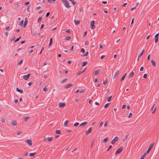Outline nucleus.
<instances>
[{"label":"nucleus","mask_w":159,"mask_h":159,"mask_svg":"<svg viewBox=\"0 0 159 159\" xmlns=\"http://www.w3.org/2000/svg\"><path fill=\"white\" fill-rule=\"evenodd\" d=\"M62 1L65 7L67 8H69L70 7L68 2L66 0H62Z\"/></svg>","instance_id":"f257e3e1"},{"label":"nucleus","mask_w":159,"mask_h":159,"mask_svg":"<svg viewBox=\"0 0 159 159\" xmlns=\"http://www.w3.org/2000/svg\"><path fill=\"white\" fill-rule=\"evenodd\" d=\"M154 144V143H151L150 144V145L148 150L147 151H146L144 153H145L146 154H148L151 150Z\"/></svg>","instance_id":"f03ea898"},{"label":"nucleus","mask_w":159,"mask_h":159,"mask_svg":"<svg viewBox=\"0 0 159 159\" xmlns=\"http://www.w3.org/2000/svg\"><path fill=\"white\" fill-rule=\"evenodd\" d=\"M123 147L122 146L120 147L119 149H118L116 152L115 154H117L120 153L123 150Z\"/></svg>","instance_id":"7ed1b4c3"},{"label":"nucleus","mask_w":159,"mask_h":159,"mask_svg":"<svg viewBox=\"0 0 159 159\" xmlns=\"http://www.w3.org/2000/svg\"><path fill=\"white\" fill-rule=\"evenodd\" d=\"M118 139V138L117 136L115 137L112 140L111 142V143L112 144H114L117 141Z\"/></svg>","instance_id":"20e7f679"},{"label":"nucleus","mask_w":159,"mask_h":159,"mask_svg":"<svg viewBox=\"0 0 159 159\" xmlns=\"http://www.w3.org/2000/svg\"><path fill=\"white\" fill-rule=\"evenodd\" d=\"M94 23L95 21L94 20H92L90 22L91 28V29H94L95 28Z\"/></svg>","instance_id":"39448f33"},{"label":"nucleus","mask_w":159,"mask_h":159,"mask_svg":"<svg viewBox=\"0 0 159 159\" xmlns=\"http://www.w3.org/2000/svg\"><path fill=\"white\" fill-rule=\"evenodd\" d=\"M30 76V74H28L27 75H24L23 76V78L25 80H27L29 79Z\"/></svg>","instance_id":"423d86ee"},{"label":"nucleus","mask_w":159,"mask_h":159,"mask_svg":"<svg viewBox=\"0 0 159 159\" xmlns=\"http://www.w3.org/2000/svg\"><path fill=\"white\" fill-rule=\"evenodd\" d=\"M26 143L30 146H31L32 144V140L31 139H28L26 140Z\"/></svg>","instance_id":"0eeeda50"},{"label":"nucleus","mask_w":159,"mask_h":159,"mask_svg":"<svg viewBox=\"0 0 159 159\" xmlns=\"http://www.w3.org/2000/svg\"><path fill=\"white\" fill-rule=\"evenodd\" d=\"M86 68L84 69L82 71H78L77 73V75L78 76L80 75L81 74H82L85 71Z\"/></svg>","instance_id":"6e6552de"},{"label":"nucleus","mask_w":159,"mask_h":159,"mask_svg":"<svg viewBox=\"0 0 159 159\" xmlns=\"http://www.w3.org/2000/svg\"><path fill=\"white\" fill-rule=\"evenodd\" d=\"M66 106V104L65 103L60 102L59 106L60 107H64Z\"/></svg>","instance_id":"1a4fd4ad"},{"label":"nucleus","mask_w":159,"mask_h":159,"mask_svg":"<svg viewBox=\"0 0 159 159\" xmlns=\"http://www.w3.org/2000/svg\"><path fill=\"white\" fill-rule=\"evenodd\" d=\"M73 84H67L65 85V88L66 89H68L69 88L71 87Z\"/></svg>","instance_id":"9d476101"},{"label":"nucleus","mask_w":159,"mask_h":159,"mask_svg":"<svg viewBox=\"0 0 159 159\" xmlns=\"http://www.w3.org/2000/svg\"><path fill=\"white\" fill-rule=\"evenodd\" d=\"M28 23V19L27 17L25 18L24 23L23 25V27H25L27 25Z\"/></svg>","instance_id":"9b49d317"},{"label":"nucleus","mask_w":159,"mask_h":159,"mask_svg":"<svg viewBox=\"0 0 159 159\" xmlns=\"http://www.w3.org/2000/svg\"><path fill=\"white\" fill-rule=\"evenodd\" d=\"M88 122H85L83 123H82L80 124V125H79L80 127H83L84 126H85L87 124Z\"/></svg>","instance_id":"f8f14e48"},{"label":"nucleus","mask_w":159,"mask_h":159,"mask_svg":"<svg viewBox=\"0 0 159 159\" xmlns=\"http://www.w3.org/2000/svg\"><path fill=\"white\" fill-rule=\"evenodd\" d=\"M151 61L152 66L154 67L156 65V63L155 60L152 59L151 60Z\"/></svg>","instance_id":"ddd939ff"},{"label":"nucleus","mask_w":159,"mask_h":159,"mask_svg":"<svg viewBox=\"0 0 159 159\" xmlns=\"http://www.w3.org/2000/svg\"><path fill=\"white\" fill-rule=\"evenodd\" d=\"M92 127H90L88 130L86 131V134H89L91 131Z\"/></svg>","instance_id":"4468645a"},{"label":"nucleus","mask_w":159,"mask_h":159,"mask_svg":"<svg viewBox=\"0 0 159 159\" xmlns=\"http://www.w3.org/2000/svg\"><path fill=\"white\" fill-rule=\"evenodd\" d=\"M11 124L13 126H16L17 125V122L16 121H12Z\"/></svg>","instance_id":"2eb2a0df"},{"label":"nucleus","mask_w":159,"mask_h":159,"mask_svg":"<svg viewBox=\"0 0 159 159\" xmlns=\"http://www.w3.org/2000/svg\"><path fill=\"white\" fill-rule=\"evenodd\" d=\"M16 90L17 91L19 92L20 93H22L23 92V90L17 88H16Z\"/></svg>","instance_id":"dca6fc26"},{"label":"nucleus","mask_w":159,"mask_h":159,"mask_svg":"<svg viewBox=\"0 0 159 159\" xmlns=\"http://www.w3.org/2000/svg\"><path fill=\"white\" fill-rule=\"evenodd\" d=\"M134 73L133 72V71H132L129 75V77L131 78L132 77L134 76Z\"/></svg>","instance_id":"f3484780"},{"label":"nucleus","mask_w":159,"mask_h":159,"mask_svg":"<svg viewBox=\"0 0 159 159\" xmlns=\"http://www.w3.org/2000/svg\"><path fill=\"white\" fill-rule=\"evenodd\" d=\"M74 22H75V24L76 25H79L80 22V20H75L74 21Z\"/></svg>","instance_id":"a211bd4d"},{"label":"nucleus","mask_w":159,"mask_h":159,"mask_svg":"<svg viewBox=\"0 0 159 159\" xmlns=\"http://www.w3.org/2000/svg\"><path fill=\"white\" fill-rule=\"evenodd\" d=\"M53 137H48L47 138V139L48 141L51 142L52 140Z\"/></svg>","instance_id":"6ab92c4d"},{"label":"nucleus","mask_w":159,"mask_h":159,"mask_svg":"<svg viewBox=\"0 0 159 159\" xmlns=\"http://www.w3.org/2000/svg\"><path fill=\"white\" fill-rule=\"evenodd\" d=\"M30 117H25L23 118V120L25 121H26L30 119Z\"/></svg>","instance_id":"aec40b11"},{"label":"nucleus","mask_w":159,"mask_h":159,"mask_svg":"<svg viewBox=\"0 0 159 159\" xmlns=\"http://www.w3.org/2000/svg\"><path fill=\"white\" fill-rule=\"evenodd\" d=\"M144 52V49H143V50L142 51V52H141V53H140V54L139 55V57H141L142 56V55H143V53Z\"/></svg>","instance_id":"412c9836"},{"label":"nucleus","mask_w":159,"mask_h":159,"mask_svg":"<svg viewBox=\"0 0 159 159\" xmlns=\"http://www.w3.org/2000/svg\"><path fill=\"white\" fill-rule=\"evenodd\" d=\"M119 72V70H117L114 74V76H113V79H115L116 76H117L118 73Z\"/></svg>","instance_id":"4be33fe9"},{"label":"nucleus","mask_w":159,"mask_h":159,"mask_svg":"<svg viewBox=\"0 0 159 159\" xmlns=\"http://www.w3.org/2000/svg\"><path fill=\"white\" fill-rule=\"evenodd\" d=\"M100 70H96L94 71V74L95 75H98V73L99 72Z\"/></svg>","instance_id":"5701e85b"},{"label":"nucleus","mask_w":159,"mask_h":159,"mask_svg":"<svg viewBox=\"0 0 159 159\" xmlns=\"http://www.w3.org/2000/svg\"><path fill=\"white\" fill-rule=\"evenodd\" d=\"M109 138L108 137H106L103 141V142L104 143H106L107 141L108 140Z\"/></svg>","instance_id":"b1692460"},{"label":"nucleus","mask_w":159,"mask_h":159,"mask_svg":"<svg viewBox=\"0 0 159 159\" xmlns=\"http://www.w3.org/2000/svg\"><path fill=\"white\" fill-rule=\"evenodd\" d=\"M52 38H51L50 39V43L49 44V46L50 47V46L52 45Z\"/></svg>","instance_id":"393cba45"},{"label":"nucleus","mask_w":159,"mask_h":159,"mask_svg":"<svg viewBox=\"0 0 159 159\" xmlns=\"http://www.w3.org/2000/svg\"><path fill=\"white\" fill-rule=\"evenodd\" d=\"M36 154V152L31 153L29 154V155L30 157H33L35 156Z\"/></svg>","instance_id":"a878e982"},{"label":"nucleus","mask_w":159,"mask_h":159,"mask_svg":"<svg viewBox=\"0 0 159 159\" xmlns=\"http://www.w3.org/2000/svg\"><path fill=\"white\" fill-rule=\"evenodd\" d=\"M88 62L87 61H84L83 62L82 65V66H84L87 65Z\"/></svg>","instance_id":"bb28decb"},{"label":"nucleus","mask_w":159,"mask_h":159,"mask_svg":"<svg viewBox=\"0 0 159 159\" xmlns=\"http://www.w3.org/2000/svg\"><path fill=\"white\" fill-rule=\"evenodd\" d=\"M68 123V120H66L65 121V122L64 124V126L66 127V126H68V125H67Z\"/></svg>","instance_id":"cd10ccee"},{"label":"nucleus","mask_w":159,"mask_h":159,"mask_svg":"<svg viewBox=\"0 0 159 159\" xmlns=\"http://www.w3.org/2000/svg\"><path fill=\"white\" fill-rule=\"evenodd\" d=\"M67 78H65L64 79H63L62 80V81H61V83H64V82H65L67 80Z\"/></svg>","instance_id":"c85d7f7f"},{"label":"nucleus","mask_w":159,"mask_h":159,"mask_svg":"<svg viewBox=\"0 0 159 159\" xmlns=\"http://www.w3.org/2000/svg\"><path fill=\"white\" fill-rule=\"evenodd\" d=\"M46 86H47L46 85H45V87H44V88L43 89V91L44 92H46L47 90V88L46 87Z\"/></svg>","instance_id":"c756f323"},{"label":"nucleus","mask_w":159,"mask_h":159,"mask_svg":"<svg viewBox=\"0 0 159 159\" xmlns=\"http://www.w3.org/2000/svg\"><path fill=\"white\" fill-rule=\"evenodd\" d=\"M56 133L57 134H61V132L60 130H56Z\"/></svg>","instance_id":"7c9ffc66"},{"label":"nucleus","mask_w":159,"mask_h":159,"mask_svg":"<svg viewBox=\"0 0 159 159\" xmlns=\"http://www.w3.org/2000/svg\"><path fill=\"white\" fill-rule=\"evenodd\" d=\"M42 16H40L39 17L38 19V22H40L42 20Z\"/></svg>","instance_id":"2f4dec72"},{"label":"nucleus","mask_w":159,"mask_h":159,"mask_svg":"<svg viewBox=\"0 0 159 159\" xmlns=\"http://www.w3.org/2000/svg\"><path fill=\"white\" fill-rule=\"evenodd\" d=\"M23 23H24V21L23 20H22L21 21L20 23H19V25H20V26H22V25H23Z\"/></svg>","instance_id":"473e14b6"},{"label":"nucleus","mask_w":159,"mask_h":159,"mask_svg":"<svg viewBox=\"0 0 159 159\" xmlns=\"http://www.w3.org/2000/svg\"><path fill=\"white\" fill-rule=\"evenodd\" d=\"M71 37L70 36H67L66 37V39L69 40L70 39Z\"/></svg>","instance_id":"72a5a7b5"},{"label":"nucleus","mask_w":159,"mask_h":159,"mask_svg":"<svg viewBox=\"0 0 159 159\" xmlns=\"http://www.w3.org/2000/svg\"><path fill=\"white\" fill-rule=\"evenodd\" d=\"M21 37V36H20V37L18 38H17L15 41H14V43H16L20 39V38Z\"/></svg>","instance_id":"f704fd0d"},{"label":"nucleus","mask_w":159,"mask_h":159,"mask_svg":"<svg viewBox=\"0 0 159 159\" xmlns=\"http://www.w3.org/2000/svg\"><path fill=\"white\" fill-rule=\"evenodd\" d=\"M146 155V154L145 153H144V154L141 156L140 159H144Z\"/></svg>","instance_id":"c9c22d12"},{"label":"nucleus","mask_w":159,"mask_h":159,"mask_svg":"<svg viewBox=\"0 0 159 159\" xmlns=\"http://www.w3.org/2000/svg\"><path fill=\"white\" fill-rule=\"evenodd\" d=\"M109 105H110V103H107L104 106V107H105V108H107L109 106Z\"/></svg>","instance_id":"e433bc0d"},{"label":"nucleus","mask_w":159,"mask_h":159,"mask_svg":"<svg viewBox=\"0 0 159 159\" xmlns=\"http://www.w3.org/2000/svg\"><path fill=\"white\" fill-rule=\"evenodd\" d=\"M107 79H106L104 81H103V84L104 85H105L107 84Z\"/></svg>","instance_id":"4c0bfd02"},{"label":"nucleus","mask_w":159,"mask_h":159,"mask_svg":"<svg viewBox=\"0 0 159 159\" xmlns=\"http://www.w3.org/2000/svg\"><path fill=\"white\" fill-rule=\"evenodd\" d=\"M111 98H112V96H111L110 97H109L107 99V101L108 102H110L111 101Z\"/></svg>","instance_id":"58836bf2"},{"label":"nucleus","mask_w":159,"mask_h":159,"mask_svg":"<svg viewBox=\"0 0 159 159\" xmlns=\"http://www.w3.org/2000/svg\"><path fill=\"white\" fill-rule=\"evenodd\" d=\"M79 125V123L78 122H76V123H75L74 125V126H77L78 125Z\"/></svg>","instance_id":"ea45409f"},{"label":"nucleus","mask_w":159,"mask_h":159,"mask_svg":"<svg viewBox=\"0 0 159 159\" xmlns=\"http://www.w3.org/2000/svg\"><path fill=\"white\" fill-rule=\"evenodd\" d=\"M112 148V146L111 145H110L109 146V148L107 149V151H108L110 150V149L111 148Z\"/></svg>","instance_id":"a19ab883"},{"label":"nucleus","mask_w":159,"mask_h":159,"mask_svg":"<svg viewBox=\"0 0 159 159\" xmlns=\"http://www.w3.org/2000/svg\"><path fill=\"white\" fill-rule=\"evenodd\" d=\"M108 125V120H107L105 122L104 126L105 127L107 126Z\"/></svg>","instance_id":"79ce46f5"},{"label":"nucleus","mask_w":159,"mask_h":159,"mask_svg":"<svg viewBox=\"0 0 159 159\" xmlns=\"http://www.w3.org/2000/svg\"><path fill=\"white\" fill-rule=\"evenodd\" d=\"M22 133V131L21 130H20V131H18V132H17V135H19L21 134Z\"/></svg>","instance_id":"37998d69"},{"label":"nucleus","mask_w":159,"mask_h":159,"mask_svg":"<svg viewBox=\"0 0 159 159\" xmlns=\"http://www.w3.org/2000/svg\"><path fill=\"white\" fill-rule=\"evenodd\" d=\"M89 44V42L87 41H86L85 43V45H88Z\"/></svg>","instance_id":"c03bdc74"},{"label":"nucleus","mask_w":159,"mask_h":159,"mask_svg":"<svg viewBox=\"0 0 159 159\" xmlns=\"http://www.w3.org/2000/svg\"><path fill=\"white\" fill-rule=\"evenodd\" d=\"M50 14V13L49 12H47V13L46 15V16H45L46 17H48L49 16V15Z\"/></svg>","instance_id":"a18cd8bd"},{"label":"nucleus","mask_w":159,"mask_h":159,"mask_svg":"<svg viewBox=\"0 0 159 159\" xmlns=\"http://www.w3.org/2000/svg\"><path fill=\"white\" fill-rule=\"evenodd\" d=\"M158 40V38H155V43H157Z\"/></svg>","instance_id":"49530a36"},{"label":"nucleus","mask_w":159,"mask_h":159,"mask_svg":"<svg viewBox=\"0 0 159 159\" xmlns=\"http://www.w3.org/2000/svg\"><path fill=\"white\" fill-rule=\"evenodd\" d=\"M159 35V33L156 34L155 36V38H158Z\"/></svg>","instance_id":"de8ad7c7"},{"label":"nucleus","mask_w":159,"mask_h":159,"mask_svg":"<svg viewBox=\"0 0 159 159\" xmlns=\"http://www.w3.org/2000/svg\"><path fill=\"white\" fill-rule=\"evenodd\" d=\"M81 52L83 53H84L85 52V49L83 48H82L81 49Z\"/></svg>","instance_id":"09e8293b"},{"label":"nucleus","mask_w":159,"mask_h":159,"mask_svg":"<svg viewBox=\"0 0 159 159\" xmlns=\"http://www.w3.org/2000/svg\"><path fill=\"white\" fill-rule=\"evenodd\" d=\"M132 115H132V113H130L129 114V116H128V117H129V118H131V117H132Z\"/></svg>","instance_id":"8fccbe9b"},{"label":"nucleus","mask_w":159,"mask_h":159,"mask_svg":"<svg viewBox=\"0 0 159 159\" xmlns=\"http://www.w3.org/2000/svg\"><path fill=\"white\" fill-rule=\"evenodd\" d=\"M23 61V60L22 59L20 60L19 62L18 63V64L19 65H20Z\"/></svg>","instance_id":"3c124183"},{"label":"nucleus","mask_w":159,"mask_h":159,"mask_svg":"<svg viewBox=\"0 0 159 159\" xmlns=\"http://www.w3.org/2000/svg\"><path fill=\"white\" fill-rule=\"evenodd\" d=\"M89 54V52L88 51H87L85 53V54L84 55V56H87Z\"/></svg>","instance_id":"603ef678"},{"label":"nucleus","mask_w":159,"mask_h":159,"mask_svg":"<svg viewBox=\"0 0 159 159\" xmlns=\"http://www.w3.org/2000/svg\"><path fill=\"white\" fill-rule=\"evenodd\" d=\"M125 77L124 76H122L120 79V81H122L123 80L125 79Z\"/></svg>","instance_id":"864d4df0"},{"label":"nucleus","mask_w":159,"mask_h":159,"mask_svg":"<svg viewBox=\"0 0 159 159\" xmlns=\"http://www.w3.org/2000/svg\"><path fill=\"white\" fill-rule=\"evenodd\" d=\"M29 3H30L29 2H25V5H29Z\"/></svg>","instance_id":"5fc2aeb1"},{"label":"nucleus","mask_w":159,"mask_h":159,"mask_svg":"<svg viewBox=\"0 0 159 159\" xmlns=\"http://www.w3.org/2000/svg\"><path fill=\"white\" fill-rule=\"evenodd\" d=\"M143 77L144 78L146 79L147 78V75L146 74H144Z\"/></svg>","instance_id":"6e6d98bb"},{"label":"nucleus","mask_w":159,"mask_h":159,"mask_svg":"<svg viewBox=\"0 0 159 159\" xmlns=\"http://www.w3.org/2000/svg\"><path fill=\"white\" fill-rule=\"evenodd\" d=\"M44 27V24H42L41 25V26L40 27V30H42Z\"/></svg>","instance_id":"4d7b16f0"},{"label":"nucleus","mask_w":159,"mask_h":159,"mask_svg":"<svg viewBox=\"0 0 159 159\" xmlns=\"http://www.w3.org/2000/svg\"><path fill=\"white\" fill-rule=\"evenodd\" d=\"M126 107V105H123L122 106V109H123L124 108H125V107Z\"/></svg>","instance_id":"13d9d810"},{"label":"nucleus","mask_w":159,"mask_h":159,"mask_svg":"<svg viewBox=\"0 0 159 159\" xmlns=\"http://www.w3.org/2000/svg\"><path fill=\"white\" fill-rule=\"evenodd\" d=\"M103 124V122H101L99 124V126L101 127L102 125Z\"/></svg>","instance_id":"bf43d9fd"},{"label":"nucleus","mask_w":159,"mask_h":159,"mask_svg":"<svg viewBox=\"0 0 159 159\" xmlns=\"http://www.w3.org/2000/svg\"><path fill=\"white\" fill-rule=\"evenodd\" d=\"M1 121L2 123H4L5 122V120L4 118H2L1 120Z\"/></svg>","instance_id":"052dcab7"},{"label":"nucleus","mask_w":159,"mask_h":159,"mask_svg":"<svg viewBox=\"0 0 159 159\" xmlns=\"http://www.w3.org/2000/svg\"><path fill=\"white\" fill-rule=\"evenodd\" d=\"M66 32L67 33H70V31L69 30V29H68L66 31Z\"/></svg>","instance_id":"680f3d73"},{"label":"nucleus","mask_w":159,"mask_h":159,"mask_svg":"<svg viewBox=\"0 0 159 159\" xmlns=\"http://www.w3.org/2000/svg\"><path fill=\"white\" fill-rule=\"evenodd\" d=\"M127 4V3H124L123 4L122 6L123 7H125Z\"/></svg>","instance_id":"e2e57ef3"},{"label":"nucleus","mask_w":159,"mask_h":159,"mask_svg":"<svg viewBox=\"0 0 159 159\" xmlns=\"http://www.w3.org/2000/svg\"><path fill=\"white\" fill-rule=\"evenodd\" d=\"M143 70V66H142L140 68V71H142Z\"/></svg>","instance_id":"0e129e2a"},{"label":"nucleus","mask_w":159,"mask_h":159,"mask_svg":"<svg viewBox=\"0 0 159 159\" xmlns=\"http://www.w3.org/2000/svg\"><path fill=\"white\" fill-rule=\"evenodd\" d=\"M102 3L104 4H106L107 3V1H102Z\"/></svg>","instance_id":"69168bd1"},{"label":"nucleus","mask_w":159,"mask_h":159,"mask_svg":"<svg viewBox=\"0 0 159 159\" xmlns=\"http://www.w3.org/2000/svg\"><path fill=\"white\" fill-rule=\"evenodd\" d=\"M105 57V55H102L101 56V59H103Z\"/></svg>","instance_id":"338daca9"},{"label":"nucleus","mask_w":159,"mask_h":159,"mask_svg":"<svg viewBox=\"0 0 159 159\" xmlns=\"http://www.w3.org/2000/svg\"><path fill=\"white\" fill-rule=\"evenodd\" d=\"M10 28V27L9 26H7L6 27L5 29L7 30H8Z\"/></svg>","instance_id":"774afa93"}]
</instances>
